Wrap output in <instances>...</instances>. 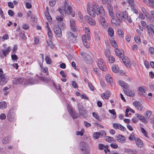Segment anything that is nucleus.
<instances>
[{
    "mask_svg": "<svg viewBox=\"0 0 154 154\" xmlns=\"http://www.w3.org/2000/svg\"><path fill=\"white\" fill-rule=\"evenodd\" d=\"M87 8L88 14L93 17H95L96 15H100L101 16L105 15V12L102 6H99L96 3H94L91 5L90 3H88Z\"/></svg>",
    "mask_w": 154,
    "mask_h": 154,
    "instance_id": "1",
    "label": "nucleus"
},
{
    "mask_svg": "<svg viewBox=\"0 0 154 154\" xmlns=\"http://www.w3.org/2000/svg\"><path fill=\"white\" fill-rule=\"evenodd\" d=\"M65 8L64 10L60 8L59 9V11L61 15L64 16L66 14L69 15L72 12V8L71 4L69 2H67L66 1L64 4Z\"/></svg>",
    "mask_w": 154,
    "mask_h": 154,
    "instance_id": "2",
    "label": "nucleus"
},
{
    "mask_svg": "<svg viewBox=\"0 0 154 154\" xmlns=\"http://www.w3.org/2000/svg\"><path fill=\"white\" fill-rule=\"evenodd\" d=\"M79 148L81 151V154H90V150L88 147V144L84 141L79 143Z\"/></svg>",
    "mask_w": 154,
    "mask_h": 154,
    "instance_id": "3",
    "label": "nucleus"
},
{
    "mask_svg": "<svg viewBox=\"0 0 154 154\" xmlns=\"http://www.w3.org/2000/svg\"><path fill=\"white\" fill-rule=\"evenodd\" d=\"M8 120L10 122H13L16 120V115L13 110L11 109L7 115Z\"/></svg>",
    "mask_w": 154,
    "mask_h": 154,
    "instance_id": "4",
    "label": "nucleus"
},
{
    "mask_svg": "<svg viewBox=\"0 0 154 154\" xmlns=\"http://www.w3.org/2000/svg\"><path fill=\"white\" fill-rule=\"evenodd\" d=\"M67 108L68 112L73 119H75L77 118L78 116L75 111L70 105H68Z\"/></svg>",
    "mask_w": 154,
    "mask_h": 154,
    "instance_id": "5",
    "label": "nucleus"
},
{
    "mask_svg": "<svg viewBox=\"0 0 154 154\" xmlns=\"http://www.w3.org/2000/svg\"><path fill=\"white\" fill-rule=\"evenodd\" d=\"M98 67L100 69L103 71H106V68L104 60L102 59H99L98 61Z\"/></svg>",
    "mask_w": 154,
    "mask_h": 154,
    "instance_id": "6",
    "label": "nucleus"
},
{
    "mask_svg": "<svg viewBox=\"0 0 154 154\" xmlns=\"http://www.w3.org/2000/svg\"><path fill=\"white\" fill-rule=\"evenodd\" d=\"M54 30L56 35L59 38L62 36V32L60 28L57 25H54L53 26Z\"/></svg>",
    "mask_w": 154,
    "mask_h": 154,
    "instance_id": "7",
    "label": "nucleus"
},
{
    "mask_svg": "<svg viewBox=\"0 0 154 154\" xmlns=\"http://www.w3.org/2000/svg\"><path fill=\"white\" fill-rule=\"evenodd\" d=\"M78 108L79 113V115L82 117L85 116V115L87 113L86 111L84 109L82 105L78 103Z\"/></svg>",
    "mask_w": 154,
    "mask_h": 154,
    "instance_id": "8",
    "label": "nucleus"
},
{
    "mask_svg": "<svg viewBox=\"0 0 154 154\" xmlns=\"http://www.w3.org/2000/svg\"><path fill=\"white\" fill-rule=\"evenodd\" d=\"M0 85H3L6 83L8 80V77L5 75H0Z\"/></svg>",
    "mask_w": 154,
    "mask_h": 154,
    "instance_id": "9",
    "label": "nucleus"
},
{
    "mask_svg": "<svg viewBox=\"0 0 154 154\" xmlns=\"http://www.w3.org/2000/svg\"><path fill=\"white\" fill-rule=\"evenodd\" d=\"M147 29L148 33L150 37H152L153 34L154 35V26L152 25L148 26H147Z\"/></svg>",
    "mask_w": 154,
    "mask_h": 154,
    "instance_id": "10",
    "label": "nucleus"
},
{
    "mask_svg": "<svg viewBox=\"0 0 154 154\" xmlns=\"http://www.w3.org/2000/svg\"><path fill=\"white\" fill-rule=\"evenodd\" d=\"M75 21L72 19H71L70 20V25L71 30L73 32L77 31V29L75 26Z\"/></svg>",
    "mask_w": 154,
    "mask_h": 154,
    "instance_id": "11",
    "label": "nucleus"
},
{
    "mask_svg": "<svg viewBox=\"0 0 154 154\" xmlns=\"http://www.w3.org/2000/svg\"><path fill=\"white\" fill-rule=\"evenodd\" d=\"M115 138L116 140L120 143H123L125 141V137L122 135H118L116 136Z\"/></svg>",
    "mask_w": 154,
    "mask_h": 154,
    "instance_id": "12",
    "label": "nucleus"
},
{
    "mask_svg": "<svg viewBox=\"0 0 154 154\" xmlns=\"http://www.w3.org/2000/svg\"><path fill=\"white\" fill-rule=\"evenodd\" d=\"M113 127L115 129H119L123 131L125 130V128L124 126L119 123H114L113 124Z\"/></svg>",
    "mask_w": 154,
    "mask_h": 154,
    "instance_id": "13",
    "label": "nucleus"
},
{
    "mask_svg": "<svg viewBox=\"0 0 154 154\" xmlns=\"http://www.w3.org/2000/svg\"><path fill=\"white\" fill-rule=\"evenodd\" d=\"M124 91L125 93L128 96L130 97H133L135 95V93L134 92L132 91L131 90H129V88L124 89Z\"/></svg>",
    "mask_w": 154,
    "mask_h": 154,
    "instance_id": "14",
    "label": "nucleus"
},
{
    "mask_svg": "<svg viewBox=\"0 0 154 154\" xmlns=\"http://www.w3.org/2000/svg\"><path fill=\"white\" fill-rule=\"evenodd\" d=\"M82 39L83 43L85 46L87 48L89 47V45L87 42V35L84 34L82 36Z\"/></svg>",
    "mask_w": 154,
    "mask_h": 154,
    "instance_id": "15",
    "label": "nucleus"
},
{
    "mask_svg": "<svg viewBox=\"0 0 154 154\" xmlns=\"http://www.w3.org/2000/svg\"><path fill=\"white\" fill-rule=\"evenodd\" d=\"M111 94L110 91H106L104 93L101 94V96L103 99H108L110 97Z\"/></svg>",
    "mask_w": 154,
    "mask_h": 154,
    "instance_id": "16",
    "label": "nucleus"
},
{
    "mask_svg": "<svg viewBox=\"0 0 154 154\" xmlns=\"http://www.w3.org/2000/svg\"><path fill=\"white\" fill-rule=\"evenodd\" d=\"M11 49V48L10 46H9L6 48L4 49H2L1 51L3 55L5 56H6L8 55L10 52Z\"/></svg>",
    "mask_w": 154,
    "mask_h": 154,
    "instance_id": "17",
    "label": "nucleus"
},
{
    "mask_svg": "<svg viewBox=\"0 0 154 154\" xmlns=\"http://www.w3.org/2000/svg\"><path fill=\"white\" fill-rule=\"evenodd\" d=\"M135 143L137 146L141 147L143 146V143L140 138H136L135 139Z\"/></svg>",
    "mask_w": 154,
    "mask_h": 154,
    "instance_id": "18",
    "label": "nucleus"
},
{
    "mask_svg": "<svg viewBox=\"0 0 154 154\" xmlns=\"http://www.w3.org/2000/svg\"><path fill=\"white\" fill-rule=\"evenodd\" d=\"M123 63H124L125 66L128 67L130 66V63L129 58L127 57H125L122 59Z\"/></svg>",
    "mask_w": 154,
    "mask_h": 154,
    "instance_id": "19",
    "label": "nucleus"
},
{
    "mask_svg": "<svg viewBox=\"0 0 154 154\" xmlns=\"http://www.w3.org/2000/svg\"><path fill=\"white\" fill-rule=\"evenodd\" d=\"M116 17L119 21L121 23L122 21V13L119 11H117L116 13Z\"/></svg>",
    "mask_w": 154,
    "mask_h": 154,
    "instance_id": "20",
    "label": "nucleus"
},
{
    "mask_svg": "<svg viewBox=\"0 0 154 154\" xmlns=\"http://www.w3.org/2000/svg\"><path fill=\"white\" fill-rule=\"evenodd\" d=\"M133 104L138 110H141L142 109V107L141 106V104L138 101H134L133 103Z\"/></svg>",
    "mask_w": 154,
    "mask_h": 154,
    "instance_id": "21",
    "label": "nucleus"
},
{
    "mask_svg": "<svg viewBox=\"0 0 154 154\" xmlns=\"http://www.w3.org/2000/svg\"><path fill=\"white\" fill-rule=\"evenodd\" d=\"M116 54L117 56L121 57L123 56L124 54V51L122 50H118L117 48H116L115 50Z\"/></svg>",
    "mask_w": 154,
    "mask_h": 154,
    "instance_id": "22",
    "label": "nucleus"
},
{
    "mask_svg": "<svg viewBox=\"0 0 154 154\" xmlns=\"http://www.w3.org/2000/svg\"><path fill=\"white\" fill-rule=\"evenodd\" d=\"M107 8L109 12V14L111 17H113L114 13L113 12V9L112 6L109 4L107 5Z\"/></svg>",
    "mask_w": 154,
    "mask_h": 154,
    "instance_id": "23",
    "label": "nucleus"
},
{
    "mask_svg": "<svg viewBox=\"0 0 154 154\" xmlns=\"http://www.w3.org/2000/svg\"><path fill=\"white\" fill-rule=\"evenodd\" d=\"M119 83L120 86L123 87L124 89L129 88V87L128 85L124 81H119Z\"/></svg>",
    "mask_w": 154,
    "mask_h": 154,
    "instance_id": "24",
    "label": "nucleus"
},
{
    "mask_svg": "<svg viewBox=\"0 0 154 154\" xmlns=\"http://www.w3.org/2000/svg\"><path fill=\"white\" fill-rule=\"evenodd\" d=\"M106 81L109 83L111 84L112 83V79L110 75L106 74Z\"/></svg>",
    "mask_w": 154,
    "mask_h": 154,
    "instance_id": "25",
    "label": "nucleus"
},
{
    "mask_svg": "<svg viewBox=\"0 0 154 154\" xmlns=\"http://www.w3.org/2000/svg\"><path fill=\"white\" fill-rule=\"evenodd\" d=\"M87 21L88 23L91 25H94L96 24V22L94 20L91 18L88 17Z\"/></svg>",
    "mask_w": 154,
    "mask_h": 154,
    "instance_id": "26",
    "label": "nucleus"
},
{
    "mask_svg": "<svg viewBox=\"0 0 154 154\" xmlns=\"http://www.w3.org/2000/svg\"><path fill=\"white\" fill-rule=\"evenodd\" d=\"M85 33L87 35V39L88 41H90L91 39L90 32L89 29L87 27L85 28Z\"/></svg>",
    "mask_w": 154,
    "mask_h": 154,
    "instance_id": "27",
    "label": "nucleus"
},
{
    "mask_svg": "<svg viewBox=\"0 0 154 154\" xmlns=\"http://www.w3.org/2000/svg\"><path fill=\"white\" fill-rule=\"evenodd\" d=\"M136 116L142 122H146L145 118L143 115L138 114H136Z\"/></svg>",
    "mask_w": 154,
    "mask_h": 154,
    "instance_id": "28",
    "label": "nucleus"
},
{
    "mask_svg": "<svg viewBox=\"0 0 154 154\" xmlns=\"http://www.w3.org/2000/svg\"><path fill=\"white\" fill-rule=\"evenodd\" d=\"M25 85H32L34 84L35 82L32 79V80H28L25 79L24 81V83Z\"/></svg>",
    "mask_w": 154,
    "mask_h": 154,
    "instance_id": "29",
    "label": "nucleus"
},
{
    "mask_svg": "<svg viewBox=\"0 0 154 154\" xmlns=\"http://www.w3.org/2000/svg\"><path fill=\"white\" fill-rule=\"evenodd\" d=\"M25 79L23 78H19L16 80L17 82L15 84L18 85V84L22 83L23 81L24 82Z\"/></svg>",
    "mask_w": 154,
    "mask_h": 154,
    "instance_id": "30",
    "label": "nucleus"
},
{
    "mask_svg": "<svg viewBox=\"0 0 154 154\" xmlns=\"http://www.w3.org/2000/svg\"><path fill=\"white\" fill-rule=\"evenodd\" d=\"M148 2L147 1V3H145L149 6L154 8V0H148Z\"/></svg>",
    "mask_w": 154,
    "mask_h": 154,
    "instance_id": "31",
    "label": "nucleus"
},
{
    "mask_svg": "<svg viewBox=\"0 0 154 154\" xmlns=\"http://www.w3.org/2000/svg\"><path fill=\"white\" fill-rule=\"evenodd\" d=\"M109 35L111 37H112L114 35V31L112 27L109 28L108 30Z\"/></svg>",
    "mask_w": 154,
    "mask_h": 154,
    "instance_id": "32",
    "label": "nucleus"
},
{
    "mask_svg": "<svg viewBox=\"0 0 154 154\" xmlns=\"http://www.w3.org/2000/svg\"><path fill=\"white\" fill-rule=\"evenodd\" d=\"M7 107V104L5 102L3 101L0 103V109H4L6 108Z\"/></svg>",
    "mask_w": 154,
    "mask_h": 154,
    "instance_id": "33",
    "label": "nucleus"
},
{
    "mask_svg": "<svg viewBox=\"0 0 154 154\" xmlns=\"http://www.w3.org/2000/svg\"><path fill=\"white\" fill-rule=\"evenodd\" d=\"M10 138L8 137H5L2 140V142L4 144H7L9 143Z\"/></svg>",
    "mask_w": 154,
    "mask_h": 154,
    "instance_id": "34",
    "label": "nucleus"
},
{
    "mask_svg": "<svg viewBox=\"0 0 154 154\" xmlns=\"http://www.w3.org/2000/svg\"><path fill=\"white\" fill-rule=\"evenodd\" d=\"M45 16L49 21H51L52 20V18L50 15L48 11L46 12L45 13Z\"/></svg>",
    "mask_w": 154,
    "mask_h": 154,
    "instance_id": "35",
    "label": "nucleus"
},
{
    "mask_svg": "<svg viewBox=\"0 0 154 154\" xmlns=\"http://www.w3.org/2000/svg\"><path fill=\"white\" fill-rule=\"evenodd\" d=\"M112 71L115 73H117L119 71V68L117 65H114L112 66Z\"/></svg>",
    "mask_w": 154,
    "mask_h": 154,
    "instance_id": "36",
    "label": "nucleus"
},
{
    "mask_svg": "<svg viewBox=\"0 0 154 154\" xmlns=\"http://www.w3.org/2000/svg\"><path fill=\"white\" fill-rule=\"evenodd\" d=\"M109 111L110 113L113 115V116H112V118H113L115 119L116 118V112L114 109H109Z\"/></svg>",
    "mask_w": 154,
    "mask_h": 154,
    "instance_id": "37",
    "label": "nucleus"
},
{
    "mask_svg": "<svg viewBox=\"0 0 154 154\" xmlns=\"http://www.w3.org/2000/svg\"><path fill=\"white\" fill-rule=\"evenodd\" d=\"M101 135V133L100 132H95L93 134V137L94 139H98Z\"/></svg>",
    "mask_w": 154,
    "mask_h": 154,
    "instance_id": "38",
    "label": "nucleus"
},
{
    "mask_svg": "<svg viewBox=\"0 0 154 154\" xmlns=\"http://www.w3.org/2000/svg\"><path fill=\"white\" fill-rule=\"evenodd\" d=\"M105 19L103 17H102L100 21V23L103 26H106V24L105 22Z\"/></svg>",
    "mask_w": 154,
    "mask_h": 154,
    "instance_id": "39",
    "label": "nucleus"
},
{
    "mask_svg": "<svg viewBox=\"0 0 154 154\" xmlns=\"http://www.w3.org/2000/svg\"><path fill=\"white\" fill-rule=\"evenodd\" d=\"M111 17L112 23L115 25H116V23H117V20L116 19H115V17L114 16V14H113V17Z\"/></svg>",
    "mask_w": 154,
    "mask_h": 154,
    "instance_id": "40",
    "label": "nucleus"
},
{
    "mask_svg": "<svg viewBox=\"0 0 154 154\" xmlns=\"http://www.w3.org/2000/svg\"><path fill=\"white\" fill-rule=\"evenodd\" d=\"M128 17V13L126 11H124L122 13V18H123L125 21L126 20Z\"/></svg>",
    "mask_w": 154,
    "mask_h": 154,
    "instance_id": "41",
    "label": "nucleus"
},
{
    "mask_svg": "<svg viewBox=\"0 0 154 154\" xmlns=\"http://www.w3.org/2000/svg\"><path fill=\"white\" fill-rule=\"evenodd\" d=\"M109 62V63H113L114 61H115V59L114 58L113 56H110L109 57L107 58Z\"/></svg>",
    "mask_w": 154,
    "mask_h": 154,
    "instance_id": "42",
    "label": "nucleus"
},
{
    "mask_svg": "<svg viewBox=\"0 0 154 154\" xmlns=\"http://www.w3.org/2000/svg\"><path fill=\"white\" fill-rule=\"evenodd\" d=\"M47 43L48 45L51 48L54 47V45L52 42L50 40H48L47 41Z\"/></svg>",
    "mask_w": 154,
    "mask_h": 154,
    "instance_id": "43",
    "label": "nucleus"
},
{
    "mask_svg": "<svg viewBox=\"0 0 154 154\" xmlns=\"http://www.w3.org/2000/svg\"><path fill=\"white\" fill-rule=\"evenodd\" d=\"M45 60L47 63L49 64L52 63L51 59L48 56H46L45 57Z\"/></svg>",
    "mask_w": 154,
    "mask_h": 154,
    "instance_id": "44",
    "label": "nucleus"
},
{
    "mask_svg": "<svg viewBox=\"0 0 154 154\" xmlns=\"http://www.w3.org/2000/svg\"><path fill=\"white\" fill-rule=\"evenodd\" d=\"M113 139V138L109 136H107L105 138V140L106 141L109 142H111Z\"/></svg>",
    "mask_w": 154,
    "mask_h": 154,
    "instance_id": "45",
    "label": "nucleus"
},
{
    "mask_svg": "<svg viewBox=\"0 0 154 154\" xmlns=\"http://www.w3.org/2000/svg\"><path fill=\"white\" fill-rule=\"evenodd\" d=\"M117 32L118 34L120 36L122 37L123 36V32L122 29H119Z\"/></svg>",
    "mask_w": 154,
    "mask_h": 154,
    "instance_id": "46",
    "label": "nucleus"
},
{
    "mask_svg": "<svg viewBox=\"0 0 154 154\" xmlns=\"http://www.w3.org/2000/svg\"><path fill=\"white\" fill-rule=\"evenodd\" d=\"M84 132V129L82 130L81 131H77L76 132V135H80L81 136H83Z\"/></svg>",
    "mask_w": 154,
    "mask_h": 154,
    "instance_id": "47",
    "label": "nucleus"
},
{
    "mask_svg": "<svg viewBox=\"0 0 154 154\" xmlns=\"http://www.w3.org/2000/svg\"><path fill=\"white\" fill-rule=\"evenodd\" d=\"M108 147L107 145H106L103 149L105 153H107V152H109V154L110 152V150L108 149Z\"/></svg>",
    "mask_w": 154,
    "mask_h": 154,
    "instance_id": "48",
    "label": "nucleus"
},
{
    "mask_svg": "<svg viewBox=\"0 0 154 154\" xmlns=\"http://www.w3.org/2000/svg\"><path fill=\"white\" fill-rule=\"evenodd\" d=\"M92 115L93 116V117H94L95 119L97 120H99V117L97 113H96L95 112H93L92 113Z\"/></svg>",
    "mask_w": 154,
    "mask_h": 154,
    "instance_id": "49",
    "label": "nucleus"
},
{
    "mask_svg": "<svg viewBox=\"0 0 154 154\" xmlns=\"http://www.w3.org/2000/svg\"><path fill=\"white\" fill-rule=\"evenodd\" d=\"M63 16L62 15H61V17L60 16H57L56 17V20L58 21H60V22L62 21L63 20V17H62Z\"/></svg>",
    "mask_w": 154,
    "mask_h": 154,
    "instance_id": "50",
    "label": "nucleus"
},
{
    "mask_svg": "<svg viewBox=\"0 0 154 154\" xmlns=\"http://www.w3.org/2000/svg\"><path fill=\"white\" fill-rule=\"evenodd\" d=\"M54 85L55 87V88L57 90H59L60 91H61V90L60 89V84H54Z\"/></svg>",
    "mask_w": 154,
    "mask_h": 154,
    "instance_id": "51",
    "label": "nucleus"
},
{
    "mask_svg": "<svg viewBox=\"0 0 154 154\" xmlns=\"http://www.w3.org/2000/svg\"><path fill=\"white\" fill-rule=\"evenodd\" d=\"M127 2L129 3V5L131 6H134V3L133 2L134 0H127Z\"/></svg>",
    "mask_w": 154,
    "mask_h": 154,
    "instance_id": "52",
    "label": "nucleus"
},
{
    "mask_svg": "<svg viewBox=\"0 0 154 154\" xmlns=\"http://www.w3.org/2000/svg\"><path fill=\"white\" fill-rule=\"evenodd\" d=\"M105 54L106 57L107 58L109 57L110 54V51L108 50H106L105 51Z\"/></svg>",
    "mask_w": 154,
    "mask_h": 154,
    "instance_id": "53",
    "label": "nucleus"
},
{
    "mask_svg": "<svg viewBox=\"0 0 154 154\" xmlns=\"http://www.w3.org/2000/svg\"><path fill=\"white\" fill-rule=\"evenodd\" d=\"M6 118V116L4 113H2L0 115V119L2 120H4Z\"/></svg>",
    "mask_w": 154,
    "mask_h": 154,
    "instance_id": "54",
    "label": "nucleus"
},
{
    "mask_svg": "<svg viewBox=\"0 0 154 154\" xmlns=\"http://www.w3.org/2000/svg\"><path fill=\"white\" fill-rule=\"evenodd\" d=\"M141 130L142 133L144 134L146 137H147V133L146 131L143 128H141Z\"/></svg>",
    "mask_w": 154,
    "mask_h": 154,
    "instance_id": "55",
    "label": "nucleus"
},
{
    "mask_svg": "<svg viewBox=\"0 0 154 154\" xmlns=\"http://www.w3.org/2000/svg\"><path fill=\"white\" fill-rule=\"evenodd\" d=\"M135 136L133 134H131L130 137H128V139L131 140H133L134 139L135 140Z\"/></svg>",
    "mask_w": 154,
    "mask_h": 154,
    "instance_id": "56",
    "label": "nucleus"
},
{
    "mask_svg": "<svg viewBox=\"0 0 154 154\" xmlns=\"http://www.w3.org/2000/svg\"><path fill=\"white\" fill-rule=\"evenodd\" d=\"M114 149H116L118 148V145L116 143H112L110 145Z\"/></svg>",
    "mask_w": 154,
    "mask_h": 154,
    "instance_id": "57",
    "label": "nucleus"
},
{
    "mask_svg": "<svg viewBox=\"0 0 154 154\" xmlns=\"http://www.w3.org/2000/svg\"><path fill=\"white\" fill-rule=\"evenodd\" d=\"M88 86L91 91H93L94 90V88L91 84L88 83Z\"/></svg>",
    "mask_w": 154,
    "mask_h": 154,
    "instance_id": "58",
    "label": "nucleus"
},
{
    "mask_svg": "<svg viewBox=\"0 0 154 154\" xmlns=\"http://www.w3.org/2000/svg\"><path fill=\"white\" fill-rule=\"evenodd\" d=\"M144 63L146 67L148 68L149 67V63L146 60H144Z\"/></svg>",
    "mask_w": 154,
    "mask_h": 154,
    "instance_id": "59",
    "label": "nucleus"
},
{
    "mask_svg": "<svg viewBox=\"0 0 154 154\" xmlns=\"http://www.w3.org/2000/svg\"><path fill=\"white\" fill-rule=\"evenodd\" d=\"M139 90L142 93L145 92V90L144 88V87H140L139 88Z\"/></svg>",
    "mask_w": 154,
    "mask_h": 154,
    "instance_id": "60",
    "label": "nucleus"
},
{
    "mask_svg": "<svg viewBox=\"0 0 154 154\" xmlns=\"http://www.w3.org/2000/svg\"><path fill=\"white\" fill-rule=\"evenodd\" d=\"M134 40L137 43L140 42V38L139 36H135L134 37Z\"/></svg>",
    "mask_w": 154,
    "mask_h": 154,
    "instance_id": "61",
    "label": "nucleus"
},
{
    "mask_svg": "<svg viewBox=\"0 0 154 154\" xmlns=\"http://www.w3.org/2000/svg\"><path fill=\"white\" fill-rule=\"evenodd\" d=\"M72 85L74 88H76L78 87L77 84L75 81H72Z\"/></svg>",
    "mask_w": 154,
    "mask_h": 154,
    "instance_id": "62",
    "label": "nucleus"
},
{
    "mask_svg": "<svg viewBox=\"0 0 154 154\" xmlns=\"http://www.w3.org/2000/svg\"><path fill=\"white\" fill-rule=\"evenodd\" d=\"M68 35L70 36L71 37H72L73 38H75L77 36L73 34L71 32H69L68 33Z\"/></svg>",
    "mask_w": 154,
    "mask_h": 154,
    "instance_id": "63",
    "label": "nucleus"
},
{
    "mask_svg": "<svg viewBox=\"0 0 154 154\" xmlns=\"http://www.w3.org/2000/svg\"><path fill=\"white\" fill-rule=\"evenodd\" d=\"M149 52L152 54L154 53V48L152 47H150L149 48Z\"/></svg>",
    "mask_w": 154,
    "mask_h": 154,
    "instance_id": "64",
    "label": "nucleus"
}]
</instances>
